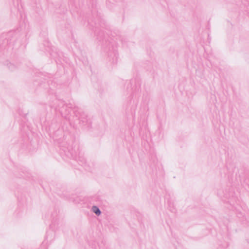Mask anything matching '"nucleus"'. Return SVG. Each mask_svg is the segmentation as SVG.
Returning <instances> with one entry per match:
<instances>
[{
	"label": "nucleus",
	"instance_id": "obj_1",
	"mask_svg": "<svg viewBox=\"0 0 249 249\" xmlns=\"http://www.w3.org/2000/svg\"><path fill=\"white\" fill-rule=\"evenodd\" d=\"M93 212L97 215H100L101 212L99 209L96 206H93L92 208Z\"/></svg>",
	"mask_w": 249,
	"mask_h": 249
}]
</instances>
